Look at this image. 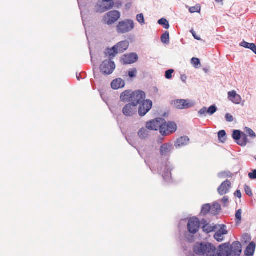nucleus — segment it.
<instances>
[{
  "label": "nucleus",
  "instance_id": "obj_6",
  "mask_svg": "<svg viewBox=\"0 0 256 256\" xmlns=\"http://www.w3.org/2000/svg\"><path fill=\"white\" fill-rule=\"evenodd\" d=\"M172 104L178 109L183 110L194 106L195 102L189 100H176L172 101Z\"/></svg>",
  "mask_w": 256,
  "mask_h": 256
},
{
  "label": "nucleus",
  "instance_id": "obj_4",
  "mask_svg": "<svg viewBox=\"0 0 256 256\" xmlns=\"http://www.w3.org/2000/svg\"><path fill=\"white\" fill-rule=\"evenodd\" d=\"M120 18V13L118 10H112L106 13L102 18L104 24L111 26L115 24Z\"/></svg>",
  "mask_w": 256,
  "mask_h": 256
},
{
  "label": "nucleus",
  "instance_id": "obj_51",
  "mask_svg": "<svg viewBox=\"0 0 256 256\" xmlns=\"http://www.w3.org/2000/svg\"><path fill=\"white\" fill-rule=\"evenodd\" d=\"M222 202H223L224 206H226V204L228 203V196H224L222 200Z\"/></svg>",
  "mask_w": 256,
  "mask_h": 256
},
{
  "label": "nucleus",
  "instance_id": "obj_37",
  "mask_svg": "<svg viewBox=\"0 0 256 256\" xmlns=\"http://www.w3.org/2000/svg\"><path fill=\"white\" fill-rule=\"evenodd\" d=\"M216 106L214 104L210 106L208 108H207L208 114L210 116L213 115L217 110Z\"/></svg>",
  "mask_w": 256,
  "mask_h": 256
},
{
  "label": "nucleus",
  "instance_id": "obj_38",
  "mask_svg": "<svg viewBox=\"0 0 256 256\" xmlns=\"http://www.w3.org/2000/svg\"><path fill=\"white\" fill-rule=\"evenodd\" d=\"M136 20L142 26L145 24L144 16L142 14H140L136 16Z\"/></svg>",
  "mask_w": 256,
  "mask_h": 256
},
{
  "label": "nucleus",
  "instance_id": "obj_28",
  "mask_svg": "<svg viewBox=\"0 0 256 256\" xmlns=\"http://www.w3.org/2000/svg\"><path fill=\"white\" fill-rule=\"evenodd\" d=\"M210 214L214 216L217 215L220 210V206L217 202L214 203L210 206Z\"/></svg>",
  "mask_w": 256,
  "mask_h": 256
},
{
  "label": "nucleus",
  "instance_id": "obj_13",
  "mask_svg": "<svg viewBox=\"0 0 256 256\" xmlns=\"http://www.w3.org/2000/svg\"><path fill=\"white\" fill-rule=\"evenodd\" d=\"M242 251V244L239 242H234L230 246V256H240Z\"/></svg>",
  "mask_w": 256,
  "mask_h": 256
},
{
  "label": "nucleus",
  "instance_id": "obj_3",
  "mask_svg": "<svg viewBox=\"0 0 256 256\" xmlns=\"http://www.w3.org/2000/svg\"><path fill=\"white\" fill-rule=\"evenodd\" d=\"M134 22L130 19H125L118 22L116 26V32L120 34H124L132 31L134 28Z\"/></svg>",
  "mask_w": 256,
  "mask_h": 256
},
{
  "label": "nucleus",
  "instance_id": "obj_32",
  "mask_svg": "<svg viewBox=\"0 0 256 256\" xmlns=\"http://www.w3.org/2000/svg\"><path fill=\"white\" fill-rule=\"evenodd\" d=\"M162 42L164 44H167L170 42V36L168 32H164L161 36Z\"/></svg>",
  "mask_w": 256,
  "mask_h": 256
},
{
  "label": "nucleus",
  "instance_id": "obj_50",
  "mask_svg": "<svg viewBox=\"0 0 256 256\" xmlns=\"http://www.w3.org/2000/svg\"><path fill=\"white\" fill-rule=\"evenodd\" d=\"M248 176L250 179L256 180V170H254L252 171V172L248 174Z\"/></svg>",
  "mask_w": 256,
  "mask_h": 256
},
{
  "label": "nucleus",
  "instance_id": "obj_34",
  "mask_svg": "<svg viewBox=\"0 0 256 256\" xmlns=\"http://www.w3.org/2000/svg\"><path fill=\"white\" fill-rule=\"evenodd\" d=\"M218 138L219 140L222 142H224L226 139V132L224 130H220L218 132Z\"/></svg>",
  "mask_w": 256,
  "mask_h": 256
},
{
  "label": "nucleus",
  "instance_id": "obj_22",
  "mask_svg": "<svg viewBox=\"0 0 256 256\" xmlns=\"http://www.w3.org/2000/svg\"><path fill=\"white\" fill-rule=\"evenodd\" d=\"M132 92V90H126L122 92L120 96V100L124 102H130Z\"/></svg>",
  "mask_w": 256,
  "mask_h": 256
},
{
  "label": "nucleus",
  "instance_id": "obj_15",
  "mask_svg": "<svg viewBox=\"0 0 256 256\" xmlns=\"http://www.w3.org/2000/svg\"><path fill=\"white\" fill-rule=\"evenodd\" d=\"M230 187V182L228 180H226L219 186L218 192L220 195L223 196L228 192Z\"/></svg>",
  "mask_w": 256,
  "mask_h": 256
},
{
  "label": "nucleus",
  "instance_id": "obj_24",
  "mask_svg": "<svg viewBox=\"0 0 256 256\" xmlns=\"http://www.w3.org/2000/svg\"><path fill=\"white\" fill-rule=\"evenodd\" d=\"M256 244L254 242L250 243L244 251L245 256H253L256 249Z\"/></svg>",
  "mask_w": 256,
  "mask_h": 256
},
{
  "label": "nucleus",
  "instance_id": "obj_55",
  "mask_svg": "<svg viewBox=\"0 0 256 256\" xmlns=\"http://www.w3.org/2000/svg\"><path fill=\"white\" fill-rule=\"evenodd\" d=\"M242 238H247V239H250V236H248V234H244L243 236H242Z\"/></svg>",
  "mask_w": 256,
  "mask_h": 256
},
{
  "label": "nucleus",
  "instance_id": "obj_30",
  "mask_svg": "<svg viewBox=\"0 0 256 256\" xmlns=\"http://www.w3.org/2000/svg\"><path fill=\"white\" fill-rule=\"evenodd\" d=\"M210 205L209 204H204L202 206L201 210V214L205 216L208 212L210 214Z\"/></svg>",
  "mask_w": 256,
  "mask_h": 256
},
{
  "label": "nucleus",
  "instance_id": "obj_29",
  "mask_svg": "<svg viewBox=\"0 0 256 256\" xmlns=\"http://www.w3.org/2000/svg\"><path fill=\"white\" fill-rule=\"evenodd\" d=\"M248 142V139L247 138V136L246 134L243 133L241 138L237 142V144L242 146H246V144Z\"/></svg>",
  "mask_w": 256,
  "mask_h": 256
},
{
  "label": "nucleus",
  "instance_id": "obj_33",
  "mask_svg": "<svg viewBox=\"0 0 256 256\" xmlns=\"http://www.w3.org/2000/svg\"><path fill=\"white\" fill-rule=\"evenodd\" d=\"M158 24L160 25L163 26L164 28L166 29H168L170 28V24L168 21L164 18H162L158 20Z\"/></svg>",
  "mask_w": 256,
  "mask_h": 256
},
{
  "label": "nucleus",
  "instance_id": "obj_18",
  "mask_svg": "<svg viewBox=\"0 0 256 256\" xmlns=\"http://www.w3.org/2000/svg\"><path fill=\"white\" fill-rule=\"evenodd\" d=\"M228 98L235 104H240L242 100L241 96L237 94L234 90L228 92Z\"/></svg>",
  "mask_w": 256,
  "mask_h": 256
},
{
  "label": "nucleus",
  "instance_id": "obj_61",
  "mask_svg": "<svg viewBox=\"0 0 256 256\" xmlns=\"http://www.w3.org/2000/svg\"><path fill=\"white\" fill-rule=\"evenodd\" d=\"M217 2H220L222 1V0H215Z\"/></svg>",
  "mask_w": 256,
  "mask_h": 256
},
{
  "label": "nucleus",
  "instance_id": "obj_58",
  "mask_svg": "<svg viewBox=\"0 0 256 256\" xmlns=\"http://www.w3.org/2000/svg\"><path fill=\"white\" fill-rule=\"evenodd\" d=\"M112 0H102L103 2H110L111 1H112Z\"/></svg>",
  "mask_w": 256,
  "mask_h": 256
},
{
  "label": "nucleus",
  "instance_id": "obj_1",
  "mask_svg": "<svg viewBox=\"0 0 256 256\" xmlns=\"http://www.w3.org/2000/svg\"><path fill=\"white\" fill-rule=\"evenodd\" d=\"M194 252L196 254L202 256H216L214 252L216 248L210 243H196L194 246Z\"/></svg>",
  "mask_w": 256,
  "mask_h": 256
},
{
  "label": "nucleus",
  "instance_id": "obj_42",
  "mask_svg": "<svg viewBox=\"0 0 256 256\" xmlns=\"http://www.w3.org/2000/svg\"><path fill=\"white\" fill-rule=\"evenodd\" d=\"M242 210L241 209H239L236 212V218L237 220V222H240L242 220Z\"/></svg>",
  "mask_w": 256,
  "mask_h": 256
},
{
  "label": "nucleus",
  "instance_id": "obj_7",
  "mask_svg": "<svg viewBox=\"0 0 256 256\" xmlns=\"http://www.w3.org/2000/svg\"><path fill=\"white\" fill-rule=\"evenodd\" d=\"M100 71L104 74L109 75L112 73L116 68L114 62L110 60H104L100 66Z\"/></svg>",
  "mask_w": 256,
  "mask_h": 256
},
{
  "label": "nucleus",
  "instance_id": "obj_44",
  "mask_svg": "<svg viewBox=\"0 0 256 256\" xmlns=\"http://www.w3.org/2000/svg\"><path fill=\"white\" fill-rule=\"evenodd\" d=\"M137 74V70L136 68H134L132 70L128 71V75L131 78H133L136 76Z\"/></svg>",
  "mask_w": 256,
  "mask_h": 256
},
{
  "label": "nucleus",
  "instance_id": "obj_56",
  "mask_svg": "<svg viewBox=\"0 0 256 256\" xmlns=\"http://www.w3.org/2000/svg\"><path fill=\"white\" fill-rule=\"evenodd\" d=\"M150 168L152 172L154 173L156 171V170L154 168V167H150Z\"/></svg>",
  "mask_w": 256,
  "mask_h": 256
},
{
  "label": "nucleus",
  "instance_id": "obj_41",
  "mask_svg": "<svg viewBox=\"0 0 256 256\" xmlns=\"http://www.w3.org/2000/svg\"><path fill=\"white\" fill-rule=\"evenodd\" d=\"M200 10V5L197 4L194 6L190 7L189 8V11L191 13L199 12Z\"/></svg>",
  "mask_w": 256,
  "mask_h": 256
},
{
  "label": "nucleus",
  "instance_id": "obj_40",
  "mask_svg": "<svg viewBox=\"0 0 256 256\" xmlns=\"http://www.w3.org/2000/svg\"><path fill=\"white\" fill-rule=\"evenodd\" d=\"M218 176L220 178H224L227 177H230V172H219L218 174Z\"/></svg>",
  "mask_w": 256,
  "mask_h": 256
},
{
  "label": "nucleus",
  "instance_id": "obj_9",
  "mask_svg": "<svg viewBox=\"0 0 256 256\" xmlns=\"http://www.w3.org/2000/svg\"><path fill=\"white\" fill-rule=\"evenodd\" d=\"M138 112L140 116H145L152 108V102L150 100H144L140 102Z\"/></svg>",
  "mask_w": 256,
  "mask_h": 256
},
{
  "label": "nucleus",
  "instance_id": "obj_5",
  "mask_svg": "<svg viewBox=\"0 0 256 256\" xmlns=\"http://www.w3.org/2000/svg\"><path fill=\"white\" fill-rule=\"evenodd\" d=\"M177 130V126L174 122H166L164 120V123H162V128H160V134L164 136L174 132Z\"/></svg>",
  "mask_w": 256,
  "mask_h": 256
},
{
  "label": "nucleus",
  "instance_id": "obj_17",
  "mask_svg": "<svg viewBox=\"0 0 256 256\" xmlns=\"http://www.w3.org/2000/svg\"><path fill=\"white\" fill-rule=\"evenodd\" d=\"M112 5L110 4V6H107L105 4L100 2L98 4L94 7V12L96 13L102 14L108 10L112 8Z\"/></svg>",
  "mask_w": 256,
  "mask_h": 256
},
{
  "label": "nucleus",
  "instance_id": "obj_59",
  "mask_svg": "<svg viewBox=\"0 0 256 256\" xmlns=\"http://www.w3.org/2000/svg\"><path fill=\"white\" fill-rule=\"evenodd\" d=\"M76 78L77 79L80 80V75H78V74H76Z\"/></svg>",
  "mask_w": 256,
  "mask_h": 256
},
{
  "label": "nucleus",
  "instance_id": "obj_20",
  "mask_svg": "<svg viewBox=\"0 0 256 256\" xmlns=\"http://www.w3.org/2000/svg\"><path fill=\"white\" fill-rule=\"evenodd\" d=\"M114 46L118 54L122 53L128 48L129 42L128 40L122 41L115 45Z\"/></svg>",
  "mask_w": 256,
  "mask_h": 256
},
{
  "label": "nucleus",
  "instance_id": "obj_35",
  "mask_svg": "<svg viewBox=\"0 0 256 256\" xmlns=\"http://www.w3.org/2000/svg\"><path fill=\"white\" fill-rule=\"evenodd\" d=\"M246 134H248L250 137L252 138H256V134L253 130L249 128H246L244 130Z\"/></svg>",
  "mask_w": 256,
  "mask_h": 256
},
{
  "label": "nucleus",
  "instance_id": "obj_52",
  "mask_svg": "<svg viewBox=\"0 0 256 256\" xmlns=\"http://www.w3.org/2000/svg\"><path fill=\"white\" fill-rule=\"evenodd\" d=\"M190 32L192 34V36H194V38L195 39H196L197 40H200V37L196 36L195 32L193 30H191Z\"/></svg>",
  "mask_w": 256,
  "mask_h": 256
},
{
  "label": "nucleus",
  "instance_id": "obj_19",
  "mask_svg": "<svg viewBox=\"0 0 256 256\" xmlns=\"http://www.w3.org/2000/svg\"><path fill=\"white\" fill-rule=\"evenodd\" d=\"M173 146L170 144H164L160 147V154L162 156H168L172 152Z\"/></svg>",
  "mask_w": 256,
  "mask_h": 256
},
{
  "label": "nucleus",
  "instance_id": "obj_25",
  "mask_svg": "<svg viewBox=\"0 0 256 256\" xmlns=\"http://www.w3.org/2000/svg\"><path fill=\"white\" fill-rule=\"evenodd\" d=\"M104 54L106 56H108L109 60H112L115 57L116 55L118 53L116 50V48L114 46L112 48H108L104 52Z\"/></svg>",
  "mask_w": 256,
  "mask_h": 256
},
{
  "label": "nucleus",
  "instance_id": "obj_62",
  "mask_svg": "<svg viewBox=\"0 0 256 256\" xmlns=\"http://www.w3.org/2000/svg\"><path fill=\"white\" fill-rule=\"evenodd\" d=\"M79 7H80V9H81L80 6V4H79Z\"/></svg>",
  "mask_w": 256,
  "mask_h": 256
},
{
  "label": "nucleus",
  "instance_id": "obj_23",
  "mask_svg": "<svg viewBox=\"0 0 256 256\" xmlns=\"http://www.w3.org/2000/svg\"><path fill=\"white\" fill-rule=\"evenodd\" d=\"M124 81L120 78L113 80L111 83L112 88L114 90H118V88H124Z\"/></svg>",
  "mask_w": 256,
  "mask_h": 256
},
{
  "label": "nucleus",
  "instance_id": "obj_49",
  "mask_svg": "<svg viewBox=\"0 0 256 256\" xmlns=\"http://www.w3.org/2000/svg\"><path fill=\"white\" fill-rule=\"evenodd\" d=\"M226 120L228 122H232L234 120V117L230 114H226L225 116Z\"/></svg>",
  "mask_w": 256,
  "mask_h": 256
},
{
  "label": "nucleus",
  "instance_id": "obj_60",
  "mask_svg": "<svg viewBox=\"0 0 256 256\" xmlns=\"http://www.w3.org/2000/svg\"><path fill=\"white\" fill-rule=\"evenodd\" d=\"M126 140H127V141L130 144L132 145V144H131L130 142V140H129L127 138H126Z\"/></svg>",
  "mask_w": 256,
  "mask_h": 256
},
{
  "label": "nucleus",
  "instance_id": "obj_39",
  "mask_svg": "<svg viewBox=\"0 0 256 256\" xmlns=\"http://www.w3.org/2000/svg\"><path fill=\"white\" fill-rule=\"evenodd\" d=\"M191 62L196 68H198V66H200V62L198 58H193L191 60Z\"/></svg>",
  "mask_w": 256,
  "mask_h": 256
},
{
  "label": "nucleus",
  "instance_id": "obj_36",
  "mask_svg": "<svg viewBox=\"0 0 256 256\" xmlns=\"http://www.w3.org/2000/svg\"><path fill=\"white\" fill-rule=\"evenodd\" d=\"M215 228V226H212L208 224H205L202 227L204 232H206L208 234L214 231Z\"/></svg>",
  "mask_w": 256,
  "mask_h": 256
},
{
  "label": "nucleus",
  "instance_id": "obj_46",
  "mask_svg": "<svg viewBox=\"0 0 256 256\" xmlns=\"http://www.w3.org/2000/svg\"><path fill=\"white\" fill-rule=\"evenodd\" d=\"M244 188L246 194L248 196H252V192L250 187L247 186L246 184H245L244 186Z\"/></svg>",
  "mask_w": 256,
  "mask_h": 256
},
{
  "label": "nucleus",
  "instance_id": "obj_14",
  "mask_svg": "<svg viewBox=\"0 0 256 256\" xmlns=\"http://www.w3.org/2000/svg\"><path fill=\"white\" fill-rule=\"evenodd\" d=\"M215 255L216 256H230V244L224 243L219 246Z\"/></svg>",
  "mask_w": 256,
  "mask_h": 256
},
{
  "label": "nucleus",
  "instance_id": "obj_12",
  "mask_svg": "<svg viewBox=\"0 0 256 256\" xmlns=\"http://www.w3.org/2000/svg\"><path fill=\"white\" fill-rule=\"evenodd\" d=\"M145 98L146 94L144 92L140 90L133 91L130 102L138 106L144 100Z\"/></svg>",
  "mask_w": 256,
  "mask_h": 256
},
{
  "label": "nucleus",
  "instance_id": "obj_11",
  "mask_svg": "<svg viewBox=\"0 0 256 256\" xmlns=\"http://www.w3.org/2000/svg\"><path fill=\"white\" fill-rule=\"evenodd\" d=\"M164 122V119L162 118H157L154 120L149 121L146 123V128L150 130H158L162 128V123Z\"/></svg>",
  "mask_w": 256,
  "mask_h": 256
},
{
  "label": "nucleus",
  "instance_id": "obj_31",
  "mask_svg": "<svg viewBox=\"0 0 256 256\" xmlns=\"http://www.w3.org/2000/svg\"><path fill=\"white\" fill-rule=\"evenodd\" d=\"M242 134L240 130H234L232 134V138L237 142L241 138Z\"/></svg>",
  "mask_w": 256,
  "mask_h": 256
},
{
  "label": "nucleus",
  "instance_id": "obj_16",
  "mask_svg": "<svg viewBox=\"0 0 256 256\" xmlns=\"http://www.w3.org/2000/svg\"><path fill=\"white\" fill-rule=\"evenodd\" d=\"M138 58V56L136 53H131L129 54L125 55L122 58L124 64H128L136 62Z\"/></svg>",
  "mask_w": 256,
  "mask_h": 256
},
{
  "label": "nucleus",
  "instance_id": "obj_47",
  "mask_svg": "<svg viewBox=\"0 0 256 256\" xmlns=\"http://www.w3.org/2000/svg\"><path fill=\"white\" fill-rule=\"evenodd\" d=\"M206 110H207V108L206 107H203L202 108H201L198 111V114L200 116H206V114H208V112Z\"/></svg>",
  "mask_w": 256,
  "mask_h": 256
},
{
  "label": "nucleus",
  "instance_id": "obj_45",
  "mask_svg": "<svg viewBox=\"0 0 256 256\" xmlns=\"http://www.w3.org/2000/svg\"><path fill=\"white\" fill-rule=\"evenodd\" d=\"M174 72V70L170 69L166 70L165 72V76L167 79H170L172 78V74Z\"/></svg>",
  "mask_w": 256,
  "mask_h": 256
},
{
  "label": "nucleus",
  "instance_id": "obj_43",
  "mask_svg": "<svg viewBox=\"0 0 256 256\" xmlns=\"http://www.w3.org/2000/svg\"><path fill=\"white\" fill-rule=\"evenodd\" d=\"M224 235L216 232L214 235V238L218 242H222L224 240Z\"/></svg>",
  "mask_w": 256,
  "mask_h": 256
},
{
  "label": "nucleus",
  "instance_id": "obj_2",
  "mask_svg": "<svg viewBox=\"0 0 256 256\" xmlns=\"http://www.w3.org/2000/svg\"><path fill=\"white\" fill-rule=\"evenodd\" d=\"M174 169V165L170 162L166 160L162 164L160 168H158L157 172L160 174L162 175L166 182H170L172 180L171 172Z\"/></svg>",
  "mask_w": 256,
  "mask_h": 256
},
{
  "label": "nucleus",
  "instance_id": "obj_21",
  "mask_svg": "<svg viewBox=\"0 0 256 256\" xmlns=\"http://www.w3.org/2000/svg\"><path fill=\"white\" fill-rule=\"evenodd\" d=\"M190 138L187 136H183L178 138L174 144L176 148H179L185 146L188 144Z\"/></svg>",
  "mask_w": 256,
  "mask_h": 256
},
{
  "label": "nucleus",
  "instance_id": "obj_53",
  "mask_svg": "<svg viewBox=\"0 0 256 256\" xmlns=\"http://www.w3.org/2000/svg\"><path fill=\"white\" fill-rule=\"evenodd\" d=\"M234 195L238 197V198H242V194L240 190H236V191L234 193Z\"/></svg>",
  "mask_w": 256,
  "mask_h": 256
},
{
  "label": "nucleus",
  "instance_id": "obj_8",
  "mask_svg": "<svg viewBox=\"0 0 256 256\" xmlns=\"http://www.w3.org/2000/svg\"><path fill=\"white\" fill-rule=\"evenodd\" d=\"M138 107L136 104L129 102L122 108V114L126 117H132L137 114Z\"/></svg>",
  "mask_w": 256,
  "mask_h": 256
},
{
  "label": "nucleus",
  "instance_id": "obj_10",
  "mask_svg": "<svg viewBox=\"0 0 256 256\" xmlns=\"http://www.w3.org/2000/svg\"><path fill=\"white\" fill-rule=\"evenodd\" d=\"M187 226L188 230L190 233L196 234L199 230L200 222L196 218H192L188 220Z\"/></svg>",
  "mask_w": 256,
  "mask_h": 256
},
{
  "label": "nucleus",
  "instance_id": "obj_54",
  "mask_svg": "<svg viewBox=\"0 0 256 256\" xmlns=\"http://www.w3.org/2000/svg\"><path fill=\"white\" fill-rule=\"evenodd\" d=\"M180 78L183 82H185L187 79V77L186 75H182L180 76Z\"/></svg>",
  "mask_w": 256,
  "mask_h": 256
},
{
  "label": "nucleus",
  "instance_id": "obj_27",
  "mask_svg": "<svg viewBox=\"0 0 256 256\" xmlns=\"http://www.w3.org/2000/svg\"><path fill=\"white\" fill-rule=\"evenodd\" d=\"M240 46L244 48L251 50L256 54V46L254 43H248L243 41L240 44Z\"/></svg>",
  "mask_w": 256,
  "mask_h": 256
},
{
  "label": "nucleus",
  "instance_id": "obj_26",
  "mask_svg": "<svg viewBox=\"0 0 256 256\" xmlns=\"http://www.w3.org/2000/svg\"><path fill=\"white\" fill-rule=\"evenodd\" d=\"M149 135V130L146 127L140 128L138 132V136L141 139H146Z\"/></svg>",
  "mask_w": 256,
  "mask_h": 256
},
{
  "label": "nucleus",
  "instance_id": "obj_48",
  "mask_svg": "<svg viewBox=\"0 0 256 256\" xmlns=\"http://www.w3.org/2000/svg\"><path fill=\"white\" fill-rule=\"evenodd\" d=\"M222 234H228V231L226 230V226L225 225H222L220 228V230L218 232Z\"/></svg>",
  "mask_w": 256,
  "mask_h": 256
},
{
  "label": "nucleus",
  "instance_id": "obj_57",
  "mask_svg": "<svg viewBox=\"0 0 256 256\" xmlns=\"http://www.w3.org/2000/svg\"><path fill=\"white\" fill-rule=\"evenodd\" d=\"M81 16H82V20H84V14H83V12L82 10H81ZM83 23L84 24V21H83Z\"/></svg>",
  "mask_w": 256,
  "mask_h": 256
}]
</instances>
